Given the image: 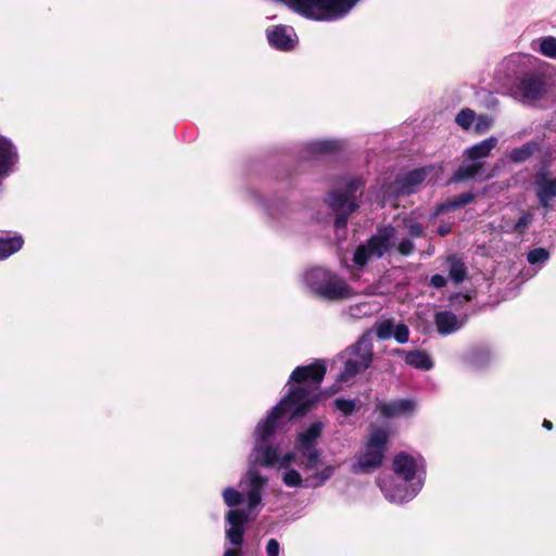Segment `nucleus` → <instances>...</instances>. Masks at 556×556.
<instances>
[{
    "mask_svg": "<svg viewBox=\"0 0 556 556\" xmlns=\"http://www.w3.org/2000/svg\"><path fill=\"white\" fill-rule=\"evenodd\" d=\"M317 406V397L301 387H290L256 428L257 441L266 442L276 432L277 421L290 412L289 420L306 416Z\"/></svg>",
    "mask_w": 556,
    "mask_h": 556,
    "instance_id": "1",
    "label": "nucleus"
},
{
    "mask_svg": "<svg viewBox=\"0 0 556 556\" xmlns=\"http://www.w3.org/2000/svg\"><path fill=\"white\" fill-rule=\"evenodd\" d=\"M359 0H283L295 13L313 21H337L350 13Z\"/></svg>",
    "mask_w": 556,
    "mask_h": 556,
    "instance_id": "2",
    "label": "nucleus"
},
{
    "mask_svg": "<svg viewBox=\"0 0 556 556\" xmlns=\"http://www.w3.org/2000/svg\"><path fill=\"white\" fill-rule=\"evenodd\" d=\"M390 433L384 428H374L368 437L365 452L354 465L355 472L370 473L379 469L386 458Z\"/></svg>",
    "mask_w": 556,
    "mask_h": 556,
    "instance_id": "3",
    "label": "nucleus"
},
{
    "mask_svg": "<svg viewBox=\"0 0 556 556\" xmlns=\"http://www.w3.org/2000/svg\"><path fill=\"white\" fill-rule=\"evenodd\" d=\"M327 372V366L323 359H316L312 364L298 366L291 372L288 384L290 387H301L317 397V404L320 401L318 392L321 382Z\"/></svg>",
    "mask_w": 556,
    "mask_h": 556,
    "instance_id": "4",
    "label": "nucleus"
},
{
    "mask_svg": "<svg viewBox=\"0 0 556 556\" xmlns=\"http://www.w3.org/2000/svg\"><path fill=\"white\" fill-rule=\"evenodd\" d=\"M547 93L546 77L539 72L522 74L511 89L513 97L522 104H533Z\"/></svg>",
    "mask_w": 556,
    "mask_h": 556,
    "instance_id": "5",
    "label": "nucleus"
},
{
    "mask_svg": "<svg viewBox=\"0 0 556 556\" xmlns=\"http://www.w3.org/2000/svg\"><path fill=\"white\" fill-rule=\"evenodd\" d=\"M324 424L319 420L312 422L308 428L298 433L294 448L306 459L304 469H314L320 460L317 440L321 437Z\"/></svg>",
    "mask_w": 556,
    "mask_h": 556,
    "instance_id": "6",
    "label": "nucleus"
},
{
    "mask_svg": "<svg viewBox=\"0 0 556 556\" xmlns=\"http://www.w3.org/2000/svg\"><path fill=\"white\" fill-rule=\"evenodd\" d=\"M429 174L426 167L415 168L408 173L397 176L388 187V192L396 198L410 195L425 181Z\"/></svg>",
    "mask_w": 556,
    "mask_h": 556,
    "instance_id": "7",
    "label": "nucleus"
},
{
    "mask_svg": "<svg viewBox=\"0 0 556 556\" xmlns=\"http://www.w3.org/2000/svg\"><path fill=\"white\" fill-rule=\"evenodd\" d=\"M316 292L328 301L349 299L353 294L350 286L337 275H331L329 279L321 282L317 287Z\"/></svg>",
    "mask_w": 556,
    "mask_h": 556,
    "instance_id": "8",
    "label": "nucleus"
},
{
    "mask_svg": "<svg viewBox=\"0 0 556 556\" xmlns=\"http://www.w3.org/2000/svg\"><path fill=\"white\" fill-rule=\"evenodd\" d=\"M248 513L242 509H231L227 513L226 521L229 523V528L226 530V535L232 545H242L244 526L248 522Z\"/></svg>",
    "mask_w": 556,
    "mask_h": 556,
    "instance_id": "9",
    "label": "nucleus"
},
{
    "mask_svg": "<svg viewBox=\"0 0 556 556\" xmlns=\"http://www.w3.org/2000/svg\"><path fill=\"white\" fill-rule=\"evenodd\" d=\"M394 235L395 228L393 226H384L378 229L377 235L371 236L366 241V245L374 256L381 258L391 248V239L394 237Z\"/></svg>",
    "mask_w": 556,
    "mask_h": 556,
    "instance_id": "10",
    "label": "nucleus"
},
{
    "mask_svg": "<svg viewBox=\"0 0 556 556\" xmlns=\"http://www.w3.org/2000/svg\"><path fill=\"white\" fill-rule=\"evenodd\" d=\"M536 184V198L539 203L545 210H551V201L556 198V177L549 179L546 177V172L538 173L535 177Z\"/></svg>",
    "mask_w": 556,
    "mask_h": 556,
    "instance_id": "11",
    "label": "nucleus"
},
{
    "mask_svg": "<svg viewBox=\"0 0 556 556\" xmlns=\"http://www.w3.org/2000/svg\"><path fill=\"white\" fill-rule=\"evenodd\" d=\"M415 402L408 399H401L377 405V409L380 412L381 416L386 418L410 415L415 410Z\"/></svg>",
    "mask_w": 556,
    "mask_h": 556,
    "instance_id": "12",
    "label": "nucleus"
},
{
    "mask_svg": "<svg viewBox=\"0 0 556 556\" xmlns=\"http://www.w3.org/2000/svg\"><path fill=\"white\" fill-rule=\"evenodd\" d=\"M416 467L415 458L406 452H400L393 458V471L407 482L415 478Z\"/></svg>",
    "mask_w": 556,
    "mask_h": 556,
    "instance_id": "13",
    "label": "nucleus"
},
{
    "mask_svg": "<svg viewBox=\"0 0 556 556\" xmlns=\"http://www.w3.org/2000/svg\"><path fill=\"white\" fill-rule=\"evenodd\" d=\"M267 39L271 47L281 51H290L294 47V41L288 34L286 26L277 25L267 30Z\"/></svg>",
    "mask_w": 556,
    "mask_h": 556,
    "instance_id": "14",
    "label": "nucleus"
},
{
    "mask_svg": "<svg viewBox=\"0 0 556 556\" xmlns=\"http://www.w3.org/2000/svg\"><path fill=\"white\" fill-rule=\"evenodd\" d=\"M498 140L496 137H489L481 142L472 146L464 152L466 161L479 162V160L488 157L491 151L496 147Z\"/></svg>",
    "mask_w": 556,
    "mask_h": 556,
    "instance_id": "15",
    "label": "nucleus"
},
{
    "mask_svg": "<svg viewBox=\"0 0 556 556\" xmlns=\"http://www.w3.org/2000/svg\"><path fill=\"white\" fill-rule=\"evenodd\" d=\"M14 148L10 140L0 136V180L5 177L14 164Z\"/></svg>",
    "mask_w": 556,
    "mask_h": 556,
    "instance_id": "16",
    "label": "nucleus"
},
{
    "mask_svg": "<svg viewBox=\"0 0 556 556\" xmlns=\"http://www.w3.org/2000/svg\"><path fill=\"white\" fill-rule=\"evenodd\" d=\"M476 193L473 192H463L459 193L443 203H440L437 206L435 214H443L450 211H455L459 207L466 206L467 204L473 202L476 200Z\"/></svg>",
    "mask_w": 556,
    "mask_h": 556,
    "instance_id": "17",
    "label": "nucleus"
},
{
    "mask_svg": "<svg viewBox=\"0 0 556 556\" xmlns=\"http://www.w3.org/2000/svg\"><path fill=\"white\" fill-rule=\"evenodd\" d=\"M471 164L460 165L451 176L450 182H464L473 179L484 170V166L481 162H475Z\"/></svg>",
    "mask_w": 556,
    "mask_h": 556,
    "instance_id": "18",
    "label": "nucleus"
},
{
    "mask_svg": "<svg viewBox=\"0 0 556 556\" xmlns=\"http://www.w3.org/2000/svg\"><path fill=\"white\" fill-rule=\"evenodd\" d=\"M405 363L416 369L430 370L433 367V361L424 350H414L405 354Z\"/></svg>",
    "mask_w": 556,
    "mask_h": 556,
    "instance_id": "19",
    "label": "nucleus"
},
{
    "mask_svg": "<svg viewBox=\"0 0 556 556\" xmlns=\"http://www.w3.org/2000/svg\"><path fill=\"white\" fill-rule=\"evenodd\" d=\"M434 324L439 333L450 334L457 329V317L448 311L438 312L434 315Z\"/></svg>",
    "mask_w": 556,
    "mask_h": 556,
    "instance_id": "20",
    "label": "nucleus"
},
{
    "mask_svg": "<svg viewBox=\"0 0 556 556\" xmlns=\"http://www.w3.org/2000/svg\"><path fill=\"white\" fill-rule=\"evenodd\" d=\"M540 143L534 140H530L521 147L514 148L509 154V159L514 163H523L535 153L540 152Z\"/></svg>",
    "mask_w": 556,
    "mask_h": 556,
    "instance_id": "21",
    "label": "nucleus"
},
{
    "mask_svg": "<svg viewBox=\"0 0 556 556\" xmlns=\"http://www.w3.org/2000/svg\"><path fill=\"white\" fill-rule=\"evenodd\" d=\"M370 367V359L367 357L365 361L355 362L346 359L343 365V369L339 375V381L348 382L356 375L365 371Z\"/></svg>",
    "mask_w": 556,
    "mask_h": 556,
    "instance_id": "22",
    "label": "nucleus"
},
{
    "mask_svg": "<svg viewBox=\"0 0 556 556\" xmlns=\"http://www.w3.org/2000/svg\"><path fill=\"white\" fill-rule=\"evenodd\" d=\"M348 353H349V361H355V362H361V361H365L368 356V358L370 359V364L372 363V357H374V354H372V350H371V345L366 343L365 341H357L355 344H353L352 346H350L348 349Z\"/></svg>",
    "mask_w": 556,
    "mask_h": 556,
    "instance_id": "23",
    "label": "nucleus"
},
{
    "mask_svg": "<svg viewBox=\"0 0 556 556\" xmlns=\"http://www.w3.org/2000/svg\"><path fill=\"white\" fill-rule=\"evenodd\" d=\"M450 262L448 277L455 282L460 283L467 278V268L464 262L452 255L447 258Z\"/></svg>",
    "mask_w": 556,
    "mask_h": 556,
    "instance_id": "24",
    "label": "nucleus"
},
{
    "mask_svg": "<svg viewBox=\"0 0 556 556\" xmlns=\"http://www.w3.org/2000/svg\"><path fill=\"white\" fill-rule=\"evenodd\" d=\"M327 203L334 212H341L343 210H346L350 203L356 202L354 200H351L349 198V194L344 192L331 191L328 194Z\"/></svg>",
    "mask_w": 556,
    "mask_h": 556,
    "instance_id": "25",
    "label": "nucleus"
},
{
    "mask_svg": "<svg viewBox=\"0 0 556 556\" xmlns=\"http://www.w3.org/2000/svg\"><path fill=\"white\" fill-rule=\"evenodd\" d=\"M23 245V239L20 236L0 239V257L4 258L17 252Z\"/></svg>",
    "mask_w": 556,
    "mask_h": 556,
    "instance_id": "26",
    "label": "nucleus"
},
{
    "mask_svg": "<svg viewBox=\"0 0 556 556\" xmlns=\"http://www.w3.org/2000/svg\"><path fill=\"white\" fill-rule=\"evenodd\" d=\"M261 454V465L264 467H269L276 464L278 460V450L275 446L266 445L258 450Z\"/></svg>",
    "mask_w": 556,
    "mask_h": 556,
    "instance_id": "27",
    "label": "nucleus"
},
{
    "mask_svg": "<svg viewBox=\"0 0 556 556\" xmlns=\"http://www.w3.org/2000/svg\"><path fill=\"white\" fill-rule=\"evenodd\" d=\"M475 111L469 108H466L460 110V112L456 115L455 122L462 129L468 130L475 123Z\"/></svg>",
    "mask_w": 556,
    "mask_h": 556,
    "instance_id": "28",
    "label": "nucleus"
},
{
    "mask_svg": "<svg viewBox=\"0 0 556 556\" xmlns=\"http://www.w3.org/2000/svg\"><path fill=\"white\" fill-rule=\"evenodd\" d=\"M404 226L407 230L408 239L422 238L426 235V230L422 224L415 222L412 218H405L403 220Z\"/></svg>",
    "mask_w": 556,
    "mask_h": 556,
    "instance_id": "29",
    "label": "nucleus"
},
{
    "mask_svg": "<svg viewBox=\"0 0 556 556\" xmlns=\"http://www.w3.org/2000/svg\"><path fill=\"white\" fill-rule=\"evenodd\" d=\"M333 407L341 412L344 417H349L355 412L356 402L354 400L338 397L333 401Z\"/></svg>",
    "mask_w": 556,
    "mask_h": 556,
    "instance_id": "30",
    "label": "nucleus"
},
{
    "mask_svg": "<svg viewBox=\"0 0 556 556\" xmlns=\"http://www.w3.org/2000/svg\"><path fill=\"white\" fill-rule=\"evenodd\" d=\"M532 222H533V214L530 212L523 211L521 216L518 218V220L514 225L513 231L519 236H522L526 233L527 229L530 227Z\"/></svg>",
    "mask_w": 556,
    "mask_h": 556,
    "instance_id": "31",
    "label": "nucleus"
},
{
    "mask_svg": "<svg viewBox=\"0 0 556 556\" xmlns=\"http://www.w3.org/2000/svg\"><path fill=\"white\" fill-rule=\"evenodd\" d=\"M358 207L357 203H350L346 210L341 212H337V216L334 218V228L342 229L346 227L349 216Z\"/></svg>",
    "mask_w": 556,
    "mask_h": 556,
    "instance_id": "32",
    "label": "nucleus"
},
{
    "mask_svg": "<svg viewBox=\"0 0 556 556\" xmlns=\"http://www.w3.org/2000/svg\"><path fill=\"white\" fill-rule=\"evenodd\" d=\"M371 256H374V255L370 252V250L368 249V247L366 245V243L359 244L354 252L353 262L357 266L363 267V266L367 265V263Z\"/></svg>",
    "mask_w": 556,
    "mask_h": 556,
    "instance_id": "33",
    "label": "nucleus"
},
{
    "mask_svg": "<svg viewBox=\"0 0 556 556\" xmlns=\"http://www.w3.org/2000/svg\"><path fill=\"white\" fill-rule=\"evenodd\" d=\"M339 149V143L332 140L317 141L312 144V151L314 153L327 154L334 152Z\"/></svg>",
    "mask_w": 556,
    "mask_h": 556,
    "instance_id": "34",
    "label": "nucleus"
},
{
    "mask_svg": "<svg viewBox=\"0 0 556 556\" xmlns=\"http://www.w3.org/2000/svg\"><path fill=\"white\" fill-rule=\"evenodd\" d=\"M375 329L379 339H389L393 333L394 323L392 319L382 320L375 325Z\"/></svg>",
    "mask_w": 556,
    "mask_h": 556,
    "instance_id": "35",
    "label": "nucleus"
},
{
    "mask_svg": "<svg viewBox=\"0 0 556 556\" xmlns=\"http://www.w3.org/2000/svg\"><path fill=\"white\" fill-rule=\"evenodd\" d=\"M540 52L548 58L556 59V38L548 36L542 39Z\"/></svg>",
    "mask_w": 556,
    "mask_h": 556,
    "instance_id": "36",
    "label": "nucleus"
},
{
    "mask_svg": "<svg viewBox=\"0 0 556 556\" xmlns=\"http://www.w3.org/2000/svg\"><path fill=\"white\" fill-rule=\"evenodd\" d=\"M549 253L544 248H535L528 252L527 260L531 265L543 263L547 261Z\"/></svg>",
    "mask_w": 556,
    "mask_h": 556,
    "instance_id": "37",
    "label": "nucleus"
},
{
    "mask_svg": "<svg viewBox=\"0 0 556 556\" xmlns=\"http://www.w3.org/2000/svg\"><path fill=\"white\" fill-rule=\"evenodd\" d=\"M334 469L336 468L331 465L326 466L321 471L316 472L313 476L312 479L314 480V482H312L309 485L314 488L323 485L328 479L332 477V475L334 473Z\"/></svg>",
    "mask_w": 556,
    "mask_h": 556,
    "instance_id": "38",
    "label": "nucleus"
},
{
    "mask_svg": "<svg viewBox=\"0 0 556 556\" xmlns=\"http://www.w3.org/2000/svg\"><path fill=\"white\" fill-rule=\"evenodd\" d=\"M224 502L228 507H236L242 502V495L239 491L227 488L223 492Z\"/></svg>",
    "mask_w": 556,
    "mask_h": 556,
    "instance_id": "39",
    "label": "nucleus"
},
{
    "mask_svg": "<svg viewBox=\"0 0 556 556\" xmlns=\"http://www.w3.org/2000/svg\"><path fill=\"white\" fill-rule=\"evenodd\" d=\"M282 481L287 486L299 488L302 485V477L295 469H288L282 477Z\"/></svg>",
    "mask_w": 556,
    "mask_h": 556,
    "instance_id": "40",
    "label": "nucleus"
},
{
    "mask_svg": "<svg viewBox=\"0 0 556 556\" xmlns=\"http://www.w3.org/2000/svg\"><path fill=\"white\" fill-rule=\"evenodd\" d=\"M250 490H256L262 492L264 484L266 483V479L255 470H249L248 472Z\"/></svg>",
    "mask_w": 556,
    "mask_h": 556,
    "instance_id": "41",
    "label": "nucleus"
},
{
    "mask_svg": "<svg viewBox=\"0 0 556 556\" xmlns=\"http://www.w3.org/2000/svg\"><path fill=\"white\" fill-rule=\"evenodd\" d=\"M475 122L473 128L478 135L486 132L492 125V118L483 114L476 117Z\"/></svg>",
    "mask_w": 556,
    "mask_h": 556,
    "instance_id": "42",
    "label": "nucleus"
},
{
    "mask_svg": "<svg viewBox=\"0 0 556 556\" xmlns=\"http://www.w3.org/2000/svg\"><path fill=\"white\" fill-rule=\"evenodd\" d=\"M393 330H394L393 331V337H394V339L399 343L403 344V343H406L408 341V339H409V329H408V327L405 324H403V323L397 324L394 327Z\"/></svg>",
    "mask_w": 556,
    "mask_h": 556,
    "instance_id": "43",
    "label": "nucleus"
},
{
    "mask_svg": "<svg viewBox=\"0 0 556 556\" xmlns=\"http://www.w3.org/2000/svg\"><path fill=\"white\" fill-rule=\"evenodd\" d=\"M397 252L403 256H408L415 252V244L412 239H403L397 245Z\"/></svg>",
    "mask_w": 556,
    "mask_h": 556,
    "instance_id": "44",
    "label": "nucleus"
},
{
    "mask_svg": "<svg viewBox=\"0 0 556 556\" xmlns=\"http://www.w3.org/2000/svg\"><path fill=\"white\" fill-rule=\"evenodd\" d=\"M262 492L260 491H256V490H249L248 492V505H249V508H254L256 507L257 505H260L261 501H262Z\"/></svg>",
    "mask_w": 556,
    "mask_h": 556,
    "instance_id": "45",
    "label": "nucleus"
},
{
    "mask_svg": "<svg viewBox=\"0 0 556 556\" xmlns=\"http://www.w3.org/2000/svg\"><path fill=\"white\" fill-rule=\"evenodd\" d=\"M362 181L359 179H352L346 185L344 193L349 194L351 200H354L356 191L359 189Z\"/></svg>",
    "mask_w": 556,
    "mask_h": 556,
    "instance_id": "46",
    "label": "nucleus"
},
{
    "mask_svg": "<svg viewBox=\"0 0 556 556\" xmlns=\"http://www.w3.org/2000/svg\"><path fill=\"white\" fill-rule=\"evenodd\" d=\"M267 556H279V542L276 539H270L266 545Z\"/></svg>",
    "mask_w": 556,
    "mask_h": 556,
    "instance_id": "47",
    "label": "nucleus"
},
{
    "mask_svg": "<svg viewBox=\"0 0 556 556\" xmlns=\"http://www.w3.org/2000/svg\"><path fill=\"white\" fill-rule=\"evenodd\" d=\"M446 285V278L440 274L432 275L430 278V286L434 288H443Z\"/></svg>",
    "mask_w": 556,
    "mask_h": 556,
    "instance_id": "48",
    "label": "nucleus"
},
{
    "mask_svg": "<svg viewBox=\"0 0 556 556\" xmlns=\"http://www.w3.org/2000/svg\"><path fill=\"white\" fill-rule=\"evenodd\" d=\"M295 459L294 452H287L280 459L279 466L282 468H288Z\"/></svg>",
    "mask_w": 556,
    "mask_h": 556,
    "instance_id": "49",
    "label": "nucleus"
},
{
    "mask_svg": "<svg viewBox=\"0 0 556 556\" xmlns=\"http://www.w3.org/2000/svg\"><path fill=\"white\" fill-rule=\"evenodd\" d=\"M451 232V226L450 225H441L439 226L438 228V233L441 236V237H445L446 235H448Z\"/></svg>",
    "mask_w": 556,
    "mask_h": 556,
    "instance_id": "50",
    "label": "nucleus"
},
{
    "mask_svg": "<svg viewBox=\"0 0 556 556\" xmlns=\"http://www.w3.org/2000/svg\"><path fill=\"white\" fill-rule=\"evenodd\" d=\"M542 427L545 428L546 430H552L553 429V422L548 419H544L543 420V424H542Z\"/></svg>",
    "mask_w": 556,
    "mask_h": 556,
    "instance_id": "51",
    "label": "nucleus"
},
{
    "mask_svg": "<svg viewBox=\"0 0 556 556\" xmlns=\"http://www.w3.org/2000/svg\"><path fill=\"white\" fill-rule=\"evenodd\" d=\"M224 556H241V555H240V552H238L236 549H227L224 553Z\"/></svg>",
    "mask_w": 556,
    "mask_h": 556,
    "instance_id": "52",
    "label": "nucleus"
},
{
    "mask_svg": "<svg viewBox=\"0 0 556 556\" xmlns=\"http://www.w3.org/2000/svg\"><path fill=\"white\" fill-rule=\"evenodd\" d=\"M406 353L407 352H405L404 350H401V349L394 350V354H396V355H404L405 356Z\"/></svg>",
    "mask_w": 556,
    "mask_h": 556,
    "instance_id": "53",
    "label": "nucleus"
}]
</instances>
